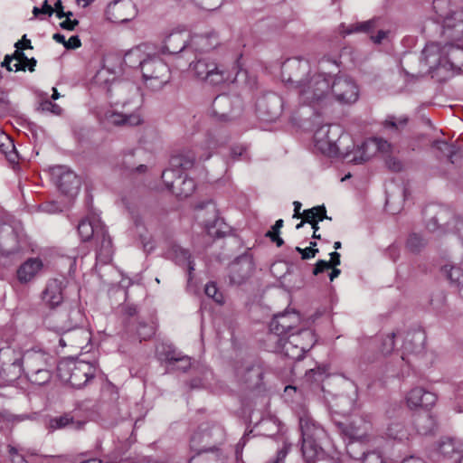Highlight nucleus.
Instances as JSON below:
<instances>
[{
    "label": "nucleus",
    "mask_w": 463,
    "mask_h": 463,
    "mask_svg": "<svg viewBox=\"0 0 463 463\" xmlns=\"http://www.w3.org/2000/svg\"><path fill=\"white\" fill-rule=\"evenodd\" d=\"M195 157V154L193 151H186L173 156L170 160V169H175V171H179V168L184 170L190 169L194 164Z\"/></svg>",
    "instance_id": "39"
},
{
    "label": "nucleus",
    "mask_w": 463,
    "mask_h": 463,
    "mask_svg": "<svg viewBox=\"0 0 463 463\" xmlns=\"http://www.w3.org/2000/svg\"><path fill=\"white\" fill-rule=\"evenodd\" d=\"M406 400L411 409H428L435 404L437 397L433 392H428L420 387H416L409 392Z\"/></svg>",
    "instance_id": "25"
},
{
    "label": "nucleus",
    "mask_w": 463,
    "mask_h": 463,
    "mask_svg": "<svg viewBox=\"0 0 463 463\" xmlns=\"http://www.w3.org/2000/svg\"><path fill=\"white\" fill-rule=\"evenodd\" d=\"M245 383L257 386L260 383L263 371L260 366L256 364L247 365L243 373H240Z\"/></svg>",
    "instance_id": "41"
},
{
    "label": "nucleus",
    "mask_w": 463,
    "mask_h": 463,
    "mask_svg": "<svg viewBox=\"0 0 463 463\" xmlns=\"http://www.w3.org/2000/svg\"><path fill=\"white\" fill-rule=\"evenodd\" d=\"M301 337L300 345L305 347V352H308L317 342L314 332L309 328L298 329Z\"/></svg>",
    "instance_id": "50"
},
{
    "label": "nucleus",
    "mask_w": 463,
    "mask_h": 463,
    "mask_svg": "<svg viewBox=\"0 0 463 463\" xmlns=\"http://www.w3.org/2000/svg\"><path fill=\"white\" fill-rule=\"evenodd\" d=\"M111 415L117 420H126L130 418V411L128 404L125 402H119L112 408Z\"/></svg>",
    "instance_id": "52"
},
{
    "label": "nucleus",
    "mask_w": 463,
    "mask_h": 463,
    "mask_svg": "<svg viewBox=\"0 0 463 463\" xmlns=\"http://www.w3.org/2000/svg\"><path fill=\"white\" fill-rule=\"evenodd\" d=\"M123 314L128 319L126 323V327L128 331H132L134 328V323L131 321L132 318L137 314V307L134 305H127L123 307Z\"/></svg>",
    "instance_id": "62"
},
{
    "label": "nucleus",
    "mask_w": 463,
    "mask_h": 463,
    "mask_svg": "<svg viewBox=\"0 0 463 463\" xmlns=\"http://www.w3.org/2000/svg\"><path fill=\"white\" fill-rule=\"evenodd\" d=\"M195 5L204 11H215L219 9L225 0H193Z\"/></svg>",
    "instance_id": "55"
},
{
    "label": "nucleus",
    "mask_w": 463,
    "mask_h": 463,
    "mask_svg": "<svg viewBox=\"0 0 463 463\" xmlns=\"http://www.w3.org/2000/svg\"><path fill=\"white\" fill-rule=\"evenodd\" d=\"M43 268V261L38 258L28 259L17 269V279L21 283L33 280Z\"/></svg>",
    "instance_id": "32"
},
{
    "label": "nucleus",
    "mask_w": 463,
    "mask_h": 463,
    "mask_svg": "<svg viewBox=\"0 0 463 463\" xmlns=\"http://www.w3.org/2000/svg\"><path fill=\"white\" fill-rule=\"evenodd\" d=\"M330 105L336 101L342 105H351L359 98V89L354 80L346 75H330Z\"/></svg>",
    "instance_id": "11"
},
{
    "label": "nucleus",
    "mask_w": 463,
    "mask_h": 463,
    "mask_svg": "<svg viewBox=\"0 0 463 463\" xmlns=\"http://www.w3.org/2000/svg\"><path fill=\"white\" fill-rule=\"evenodd\" d=\"M300 320L299 313L294 310L275 315L269 323V333L267 335V341H282L283 335L292 333L300 324Z\"/></svg>",
    "instance_id": "13"
},
{
    "label": "nucleus",
    "mask_w": 463,
    "mask_h": 463,
    "mask_svg": "<svg viewBox=\"0 0 463 463\" xmlns=\"http://www.w3.org/2000/svg\"><path fill=\"white\" fill-rule=\"evenodd\" d=\"M443 58L452 68H459L463 63V49L451 43L440 49L438 43H431L427 44L421 52V61L430 68L441 65Z\"/></svg>",
    "instance_id": "5"
},
{
    "label": "nucleus",
    "mask_w": 463,
    "mask_h": 463,
    "mask_svg": "<svg viewBox=\"0 0 463 463\" xmlns=\"http://www.w3.org/2000/svg\"><path fill=\"white\" fill-rule=\"evenodd\" d=\"M105 225L97 217L82 220L78 225V232L83 241L90 239L95 240L98 235V229L103 228Z\"/></svg>",
    "instance_id": "33"
},
{
    "label": "nucleus",
    "mask_w": 463,
    "mask_h": 463,
    "mask_svg": "<svg viewBox=\"0 0 463 463\" xmlns=\"http://www.w3.org/2000/svg\"><path fill=\"white\" fill-rule=\"evenodd\" d=\"M387 435L398 440H403L408 439V432L404 425L402 422L394 421L392 422L387 428Z\"/></svg>",
    "instance_id": "47"
},
{
    "label": "nucleus",
    "mask_w": 463,
    "mask_h": 463,
    "mask_svg": "<svg viewBox=\"0 0 463 463\" xmlns=\"http://www.w3.org/2000/svg\"><path fill=\"white\" fill-rule=\"evenodd\" d=\"M427 244L426 240L418 233H411L407 240V248L411 252H420Z\"/></svg>",
    "instance_id": "49"
},
{
    "label": "nucleus",
    "mask_w": 463,
    "mask_h": 463,
    "mask_svg": "<svg viewBox=\"0 0 463 463\" xmlns=\"http://www.w3.org/2000/svg\"><path fill=\"white\" fill-rule=\"evenodd\" d=\"M21 43L17 42L15 43L16 50L14 52V60L17 61L14 64V71H25L26 68L33 72L34 71V68L36 66L37 61L34 58H28L24 52H23V48L20 47Z\"/></svg>",
    "instance_id": "38"
},
{
    "label": "nucleus",
    "mask_w": 463,
    "mask_h": 463,
    "mask_svg": "<svg viewBox=\"0 0 463 463\" xmlns=\"http://www.w3.org/2000/svg\"><path fill=\"white\" fill-rule=\"evenodd\" d=\"M357 459H363V463H387L379 451H372L367 453L363 451L361 455H357Z\"/></svg>",
    "instance_id": "57"
},
{
    "label": "nucleus",
    "mask_w": 463,
    "mask_h": 463,
    "mask_svg": "<svg viewBox=\"0 0 463 463\" xmlns=\"http://www.w3.org/2000/svg\"><path fill=\"white\" fill-rule=\"evenodd\" d=\"M22 356L24 373L32 383L43 385L51 381L55 364L52 354L41 349H30Z\"/></svg>",
    "instance_id": "3"
},
{
    "label": "nucleus",
    "mask_w": 463,
    "mask_h": 463,
    "mask_svg": "<svg viewBox=\"0 0 463 463\" xmlns=\"http://www.w3.org/2000/svg\"><path fill=\"white\" fill-rule=\"evenodd\" d=\"M353 397H346L343 394L337 395L335 400L333 407L335 408V415L336 416H346L355 406L357 392L356 389H354Z\"/></svg>",
    "instance_id": "35"
},
{
    "label": "nucleus",
    "mask_w": 463,
    "mask_h": 463,
    "mask_svg": "<svg viewBox=\"0 0 463 463\" xmlns=\"http://www.w3.org/2000/svg\"><path fill=\"white\" fill-rule=\"evenodd\" d=\"M297 338H290L288 335H283L282 341L269 342L274 344L273 351L283 354L292 360H300L304 357L305 347L296 345Z\"/></svg>",
    "instance_id": "26"
},
{
    "label": "nucleus",
    "mask_w": 463,
    "mask_h": 463,
    "mask_svg": "<svg viewBox=\"0 0 463 463\" xmlns=\"http://www.w3.org/2000/svg\"><path fill=\"white\" fill-rule=\"evenodd\" d=\"M162 179L166 187L180 198L190 196L195 189L194 179L183 176L180 171L175 169L165 170L162 173Z\"/></svg>",
    "instance_id": "17"
},
{
    "label": "nucleus",
    "mask_w": 463,
    "mask_h": 463,
    "mask_svg": "<svg viewBox=\"0 0 463 463\" xmlns=\"http://www.w3.org/2000/svg\"><path fill=\"white\" fill-rule=\"evenodd\" d=\"M107 119L109 124L117 127H135L143 122V118L137 109L133 112H111L107 114Z\"/></svg>",
    "instance_id": "29"
},
{
    "label": "nucleus",
    "mask_w": 463,
    "mask_h": 463,
    "mask_svg": "<svg viewBox=\"0 0 463 463\" xmlns=\"http://www.w3.org/2000/svg\"><path fill=\"white\" fill-rule=\"evenodd\" d=\"M379 22V18H373L371 20L365 22H360L354 24H350L345 31L346 34H351L354 33H369L373 28L377 27V24Z\"/></svg>",
    "instance_id": "46"
},
{
    "label": "nucleus",
    "mask_w": 463,
    "mask_h": 463,
    "mask_svg": "<svg viewBox=\"0 0 463 463\" xmlns=\"http://www.w3.org/2000/svg\"><path fill=\"white\" fill-rule=\"evenodd\" d=\"M445 271L450 283L460 288L463 284V269L459 267L451 266L449 269L445 267Z\"/></svg>",
    "instance_id": "51"
},
{
    "label": "nucleus",
    "mask_w": 463,
    "mask_h": 463,
    "mask_svg": "<svg viewBox=\"0 0 463 463\" xmlns=\"http://www.w3.org/2000/svg\"><path fill=\"white\" fill-rule=\"evenodd\" d=\"M85 425V421L74 420L71 413L51 418L46 423V429L50 431L71 428L75 430H81Z\"/></svg>",
    "instance_id": "31"
},
{
    "label": "nucleus",
    "mask_w": 463,
    "mask_h": 463,
    "mask_svg": "<svg viewBox=\"0 0 463 463\" xmlns=\"http://www.w3.org/2000/svg\"><path fill=\"white\" fill-rule=\"evenodd\" d=\"M189 37L185 33L176 31L171 33L165 39L162 53L185 54L190 52Z\"/></svg>",
    "instance_id": "23"
},
{
    "label": "nucleus",
    "mask_w": 463,
    "mask_h": 463,
    "mask_svg": "<svg viewBox=\"0 0 463 463\" xmlns=\"http://www.w3.org/2000/svg\"><path fill=\"white\" fill-rule=\"evenodd\" d=\"M0 153L11 165H17L19 156L13 139L0 129Z\"/></svg>",
    "instance_id": "36"
},
{
    "label": "nucleus",
    "mask_w": 463,
    "mask_h": 463,
    "mask_svg": "<svg viewBox=\"0 0 463 463\" xmlns=\"http://www.w3.org/2000/svg\"><path fill=\"white\" fill-rule=\"evenodd\" d=\"M145 60H146V57H145L144 51L141 46H137L126 52L123 58V62L128 67H138L141 70Z\"/></svg>",
    "instance_id": "40"
},
{
    "label": "nucleus",
    "mask_w": 463,
    "mask_h": 463,
    "mask_svg": "<svg viewBox=\"0 0 463 463\" xmlns=\"http://www.w3.org/2000/svg\"><path fill=\"white\" fill-rule=\"evenodd\" d=\"M339 433L349 441L346 444V451L353 458H358L354 452L355 443H364L368 439V433L372 430V422L367 415L353 416L348 418L347 415L337 419L332 418Z\"/></svg>",
    "instance_id": "4"
},
{
    "label": "nucleus",
    "mask_w": 463,
    "mask_h": 463,
    "mask_svg": "<svg viewBox=\"0 0 463 463\" xmlns=\"http://www.w3.org/2000/svg\"><path fill=\"white\" fill-rule=\"evenodd\" d=\"M330 74L312 73L298 88V101L315 110L330 105Z\"/></svg>",
    "instance_id": "1"
},
{
    "label": "nucleus",
    "mask_w": 463,
    "mask_h": 463,
    "mask_svg": "<svg viewBox=\"0 0 463 463\" xmlns=\"http://www.w3.org/2000/svg\"><path fill=\"white\" fill-rule=\"evenodd\" d=\"M63 281L58 279H50L42 293L43 303L50 308L59 307L63 301Z\"/></svg>",
    "instance_id": "24"
},
{
    "label": "nucleus",
    "mask_w": 463,
    "mask_h": 463,
    "mask_svg": "<svg viewBox=\"0 0 463 463\" xmlns=\"http://www.w3.org/2000/svg\"><path fill=\"white\" fill-rule=\"evenodd\" d=\"M190 52L205 53L221 46V39L217 32L209 31L203 33L193 34L189 37Z\"/></svg>",
    "instance_id": "20"
},
{
    "label": "nucleus",
    "mask_w": 463,
    "mask_h": 463,
    "mask_svg": "<svg viewBox=\"0 0 463 463\" xmlns=\"http://www.w3.org/2000/svg\"><path fill=\"white\" fill-rule=\"evenodd\" d=\"M409 118L407 116H402L396 118L395 116H388L383 121V125L384 128L392 130L393 132H401L405 126L408 124Z\"/></svg>",
    "instance_id": "45"
},
{
    "label": "nucleus",
    "mask_w": 463,
    "mask_h": 463,
    "mask_svg": "<svg viewBox=\"0 0 463 463\" xmlns=\"http://www.w3.org/2000/svg\"><path fill=\"white\" fill-rule=\"evenodd\" d=\"M142 77L146 87L153 90L162 89L170 80V70L157 56H146L141 69Z\"/></svg>",
    "instance_id": "9"
},
{
    "label": "nucleus",
    "mask_w": 463,
    "mask_h": 463,
    "mask_svg": "<svg viewBox=\"0 0 463 463\" xmlns=\"http://www.w3.org/2000/svg\"><path fill=\"white\" fill-rule=\"evenodd\" d=\"M335 128L337 127L328 126L322 127L316 133V146L325 155L329 156H335L339 153V148L336 142L329 137V133Z\"/></svg>",
    "instance_id": "27"
},
{
    "label": "nucleus",
    "mask_w": 463,
    "mask_h": 463,
    "mask_svg": "<svg viewBox=\"0 0 463 463\" xmlns=\"http://www.w3.org/2000/svg\"><path fill=\"white\" fill-rule=\"evenodd\" d=\"M94 241L97 243V260L103 264L109 263L112 259L113 248L105 226L98 229V235Z\"/></svg>",
    "instance_id": "28"
},
{
    "label": "nucleus",
    "mask_w": 463,
    "mask_h": 463,
    "mask_svg": "<svg viewBox=\"0 0 463 463\" xmlns=\"http://www.w3.org/2000/svg\"><path fill=\"white\" fill-rule=\"evenodd\" d=\"M224 439L225 430L222 426L202 425L192 435L190 448L196 452H221L219 446Z\"/></svg>",
    "instance_id": "6"
},
{
    "label": "nucleus",
    "mask_w": 463,
    "mask_h": 463,
    "mask_svg": "<svg viewBox=\"0 0 463 463\" xmlns=\"http://www.w3.org/2000/svg\"><path fill=\"white\" fill-rule=\"evenodd\" d=\"M191 358L187 355L183 356L178 360L177 364L174 366L173 371H180L185 373L191 367Z\"/></svg>",
    "instance_id": "64"
},
{
    "label": "nucleus",
    "mask_w": 463,
    "mask_h": 463,
    "mask_svg": "<svg viewBox=\"0 0 463 463\" xmlns=\"http://www.w3.org/2000/svg\"><path fill=\"white\" fill-rule=\"evenodd\" d=\"M370 146H375L378 151L383 153H388L392 149V145L388 141L380 137H373L369 141L363 143L362 146L358 149V151L354 154L350 161L355 164H362L369 160L370 155L366 154V149Z\"/></svg>",
    "instance_id": "30"
},
{
    "label": "nucleus",
    "mask_w": 463,
    "mask_h": 463,
    "mask_svg": "<svg viewBox=\"0 0 463 463\" xmlns=\"http://www.w3.org/2000/svg\"><path fill=\"white\" fill-rule=\"evenodd\" d=\"M439 149L447 154L451 164L460 163L463 155L459 146L454 144L442 143V147H439Z\"/></svg>",
    "instance_id": "48"
},
{
    "label": "nucleus",
    "mask_w": 463,
    "mask_h": 463,
    "mask_svg": "<svg viewBox=\"0 0 463 463\" xmlns=\"http://www.w3.org/2000/svg\"><path fill=\"white\" fill-rule=\"evenodd\" d=\"M38 110L43 112H50L53 115H61L62 111L61 108L58 104L53 103L49 99L43 100L39 104Z\"/></svg>",
    "instance_id": "60"
},
{
    "label": "nucleus",
    "mask_w": 463,
    "mask_h": 463,
    "mask_svg": "<svg viewBox=\"0 0 463 463\" xmlns=\"http://www.w3.org/2000/svg\"><path fill=\"white\" fill-rule=\"evenodd\" d=\"M414 426L416 430L421 435H427L433 431L435 427V422L433 418L425 413L423 415H419L414 420Z\"/></svg>",
    "instance_id": "42"
},
{
    "label": "nucleus",
    "mask_w": 463,
    "mask_h": 463,
    "mask_svg": "<svg viewBox=\"0 0 463 463\" xmlns=\"http://www.w3.org/2000/svg\"><path fill=\"white\" fill-rule=\"evenodd\" d=\"M190 66L199 80L210 85H219L229 78L223 66L214 61L199 59L195 62H191Z\"/></svg>",
    "instance_id": "14"
},
{
    "label": "nucleus",
    "mask_w": 463,
    "mask_h": 463,
    "mask_svg": "<svg viewBox=\"0 0 463 463\" xmlns=\"http://www.w3.org/2000/svg\"><path fill=\"white\" fill-rule=\"evenodd\" d=\"M253 269L254 263L250 256L238 257L230 265V282L233 285H241L250 277Z\"/></svg>",
    "instance_id": "21"
},
{
    "label": "nucleus",
    "mask_w": 463,
    "mask_h": 463,
    "mask_svg": "<svg viewBox=\"0 0 463 463\" xmlns=\"http://www.w3.org/2000/svg\"><path fill=\"white\" fill-rule=\"evenodd\" d=\"M197 210V218L202 219L209 236L214 239L225 236L228 227L218 217V211L212 202H206L198 205Z\"/></svg>",
    "instance_id": "15"
},
{
    "label": "nucleus",
    "mask_w": 463,
    "mask_h": 463,
    "mask_svg": "<svg viewBox=\"0 0 463 463\" xmlns=\"http://www.w3.org/2000/svg\"><path fill=\"white\" fill-rule=\"evenodd\" d=\"M135 155L134 150H130L128 153H127L124 156L123 158V166L129 171H136L138 173H144L146 170V165L140 164L137 166H136L135 163L132 162V158Z\"/></svg>",
    "instance_id": "54"
},
{
    "label": "nucleus",
    "mask_w": 463,
    "mask_h": 463,
    "mask_svg": "<svg viewBox=\"0 0 463 463\" xmlns=\"http://www.w3.org/2000/svg\"><path fill=\"white\" fill-rule=\"evenodd\" d=\"M22 246L18 238V234L14 229L3 223L0 226V252L2 255L9 257L19 253Z\"/></svg>",
    "instance_id": "22"
},
{
    "label": "nucleus",
    "mask_w": 463,
    "mask_h": 463,
    "mask_svg": "<svg viewBox=\"0 0 463 463\" xmlns=\"http://www.w3.org/2000/svg\"><path fill=\"white\" fill-rule=\"evenodd\" d=\"M183 356L184 355H182L176 350L171 348V346H168V349L165 352V361L167 364L169 369H174V366Z\"/></svg>",
    "instance_id": "59"
},
{
    "label": "nucleus",
    "mask_w": 463,
    "mask_h": 463,
    "mask_svg": "<svg viewBox=\"0 0 463 463\" xmlns=\"http://www.w3.org/2000/svg\"><path fill=\"white\" fill-rule=\"evenodd\" d=\"M22 373H24L22 353L11 347L1 348L0 385L15 382Z\"/></svg>",
    "instance_id": "10"
},
{
    "label": "nucleus",
    "mask_w": 463,
    "mask_h": 463,
    "mask_svg": "<svg viewBox=\"0 0 463 463\" xmlns=\"http://www.w3.org/2000/svg\"><path fill=\"white\" fill-rule=\"evenodd\" d=\"M136 331L140 340H146L155 334V327L152 325L139 321L136 327Z\"/></svg>",
    "instance_id": "56"
},
{
    "label": "nucleus",
    "mask_w": 463,
    "mask_h": 463,
    "mask_svg": "<svg viewBox=\"0 0 463 463\" xmlns=\"http://www.w3.org/2000/svg\"><path fill=\"white\" fill-rule=\"evenodd\" d=\"M83 318V314L78 307L68 305L62 306L61 308L53 312L50 317L53 324V329L58 333L63 335L78 330L77 335H84L87 340V332L80 328Z\"/></svg>",
    "instance_id": "8"
},
{
    "label": "nucleus",
    "mask_w": 463,
    "mask_h": 463,
    "mask_svg": "<svg viewBox=\"0 0 463 463\" xmlns=\"http://www.w3.org/2000/svg\"><path fill=\"white\" fill-rule=\"evenodd\" d=\"M52 177L59 190L70 198L75 197L80 190V181L77 175L64 165L52 169Z\"/></svg>",
    "instance_id": "18"
},
{
    "label": "nucleus",
    "mask_w": 463,
    "mask_h": 463,
    "mask_svg": "<svg viewBox=\"0 0 463 463\" xmlns=\"http://www.w3.org/2000/svg\"><path fill=\"white\" fill-rule=\"evenodd\" d=\"M451 213L447 210H439L433 217L427 222V229L431 232H438L439 234L445 233L449 231V219Z\"/></svg>",
    "instance_id": "34"
},
{
    "label": "nucleus",
    "mask_w": 463,
    "mask_h": 463,
    "mask_svg": "<svg viewBox=\"0 0 463 463\" xmlns=\"http://www.w3.org/2000/svg\"><path fill=\"white\" fill-rule=\"evenodd\" d=\"M167 256L173 259L178 265H188L189 272L194 269V264L191 260L189 251L179 245L173 244L167 250Z\"/></svg>",
    "instance_id": "37"
},
{
    "label": "nucleus",
    "mask_w": 463,
    "mask_h": 463,
    "mask_svg": "<svg viewBox=\"0 0 463 463\" xmlns=\"http://www.w3.org/2000/svg\"><path fill=\"white\" fill-rule=\"evenodd\" d=\"M242 110V103L239 97L221 94L212 103L209 115L220 122H228L237 118Z\"/></svg>",
    "instance_id": "12"
},
{
    "label": "nucleus",
    "mask_w": 463,
    "mask_h": 463,
    "mask_svg": "<svg viewBox=\"0 0 463 463\" xmlns=\"http://www.w3.org/2000/svg\"><path fill=\"white\" fill-rule=\"evenodd\" d=\"M311 74L310 63L303 58L288 59L281 67L283 80L292 84L296 90Z\"/></svg>",
    "instance_id": "16"
},
{
    "label": "nucleus",
    "mask_w": 463,
    "mask_h": 463,
    "mask_svg": "<svg viewBox=\"0 0 463 463\" xmlns=\"http://www.w3.org/2000/svg\"><path fill=\"white\" fill-rule=\"evenodd\" d=\"M461 445L452 439H442L439 442L437 452L443 457L451 458L455 453L460 452Z\"/></svg>",
    "instance_id": "43"
},
{
    "label": "nucleus",
    "mask_w": 463,
    "mask_h": 463,
    "mask_svg": "<svg viewBox=\"0 0 463 463\" xmlns=\"http://www.w3.org/2000/svg\"><path fill=\"white\" fill-rule=\"evenodd\" d=\"M302 436V455L307 463H313L324 456V446L327 442V434L308 414L299 418Z\"/></svg>",
    "instance_id": "2"
},
{
    "label": "nucleus",
    "mask_w": 463,
    "mask_h": 463,
    "mask_svg": "<svg viewBox=\"0 0 463 463\" xmlns=\"http://www.w3.org/2000/svg\"><path fill=\"white\" fill-rule=\"evenodd\" d=\"M394 337L395 334L391 333L382 339L380 350L383 354L386 355L392 352L394 348Z\"/></svg>",
    "instance_id": "61"
},
{
    "label": "nucleus",
    "mask_w": 463,
    "mask_h": 463,
    "mask_svg": "<svg viewBox=\"0 0 463 463\" xmlns=\"http://www.w3.org/2000/svg\"><path fill=\"white\" fill-rule=\"evenodd\" d=\"M117 91L119 94L128 93L133 99H137L139 96L138 88L132 83H123L117 86Z\"/></svg>",
    "instance_id": "63"
},
{
    "label": "nucleus",
    "mask_w": 463,
    "mask_h": 463,
    "mask_svg": "<svg viewBox=\"0 0 463 463\" xmlns=\"http://www.w3.org/2000/svg\"><path fill=\"white\" fill-rule=\"evenodd\" d=\"M57 374L61 381L74 388H81L95 375V368L85 361H63L57 365Z\"/></svg>",
    "instance_id": "7"
},
{
    "label": "nucleus",
    "mask_w": 463,
    "mask_h": 463,
    "mask_svg": "<svg viewBox=\"0 0 463 463\" xmlns=\"http://www.w3.org/2000/svg\"><path fill=\"white\" fill-rule=\"evenodd\" d=\"M204 292L207 297L213 298L216 303L222 304L223 302V297L215 283L209 282L205 285Z\"/></svg>",
    "instance_id": "58"
},
{
    "label": "nucleus",
    "mask_w": 463,
    "mask_h": 463,
    "mask_svg": "<svg viewBox=\"0 0 463 463\" xmlns=\"http://www.w3.org/2000/svg\"><path fill=\"white\" fill-rule=\"evenodd\" d=\"M188 463H224V458L221 452H197Z\"/></svg>",
    "instance_id": "44"
},
{
    "label": "nucleus",
    "mask_w": 463,
    "mask_h": 463,
    "mask_svg": "<svg viewBox=\"0 0 463 463\" xmlns=\"http://www.w3.org/2000/svg\"><path fill=\"white\" fill-rule=\"evenodd\" d=\"M282 98L274 92L265 93L256 101L259 117L267 121L278 118L282 112Z\"/></svg>",
    "instance_id": "19"
},
{
    "label": "nucleus",
    "mask_w": 463,
    "mask_h": 463,
    "mask_svg": "<svg viewBox=\"0 0 463 463\" xmlns=\"http://www.w3.org/2000/svg\"><path fill=\"white\" fill-rule=\"evenodd\" d=\"M212 375V372L209 370H205L203 373V376L194 377L190 380L188 385L191 390L194 389H203L206 388L209 385V376Z\"/></svg>",
    "instance_id": "53"
}]
</instances>
